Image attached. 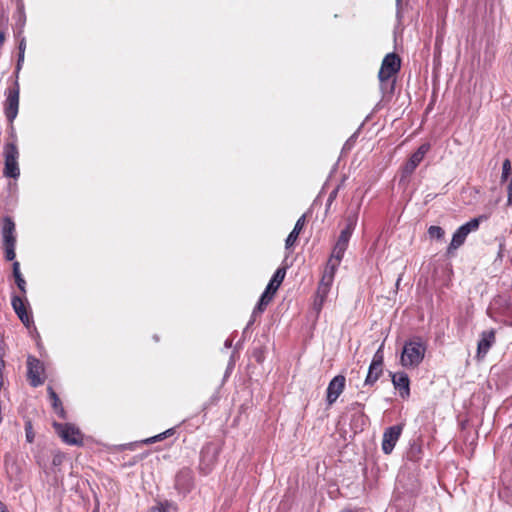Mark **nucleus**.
Returning a JSON list of instances; mask_svg holds the SVG:
<instances>
[{
	"instance_id": "15",
	"label": "nucleus",
	"mask_w": 512,
	"mask_h": 512,
	"mask_svg": "<svg viewBox=\"0 0 512 512\" xmlns=\"http://www.w3.org/2000/svg\"><path fill=\"white\" fill-rule=\"evenodd\" d=\"M12 306H13L15 312L17 313V315L19 316V318L21 319V321L25 325H29L30 317L25 309L23 300L20 297H14L12 299Z\"/></svg>"
},
{
	"instance_id": "10",
	"label": "nucleus",
	"mask_w": 512,
	"mask_h": 512,
	"mask_svg": "<svg viewBox=\"0 0 512 512\" xmlns=\"http://www.w3.org/2000/svg\"><path fill=\"white\" fill-rule=\"evenodd\" d=\"M345 387V377L342 375H337L334 377L327 388V401L328 404H333L340 394L343 392Z\"/></svg>"
},
{
	"instance_id": "7",
	"label": "nucleus",
	"mask_w": 512,
	"mask_h": 512,
	"mask_svg": "<svg viewBox=\"0 0 512 512\" xmlns=\"http://www.w3.org/2000/svg\"><path fill=\"white\" fill-rule=\"evenodd\" d=\"M400 64V58L396 54L390 53L386 55L382 61V65L378 73L380 82L384 83L393 75H395L400 69Z\"/></svg>"
},
{
	"instance_id": "24",
	"label": "nucleus",
	"mask_w": 512,
	"mask_h": 512,
	"mask_svg": "<svg viewBox=\"0 0 512 512\" xmlns=\"http://www.w3.org/2000/svg\"><path fill=\"white\" fill-rule=\"evenodd\" d=\"M25 432L27 441L32 443L34 441L35 434L30 420H27L25 423Z\"/></svg>"
},
{
	"instance_id": "33",
	"label": "nucleus",
	"mask_w": 512,
	"mask_h": 512,
	"mask_svg": "<svg viewBox=\"0 0 512 512\" xmlns=\"http://www.w3.org/2000/svg\"><path fill=\"white\" fill-rule=\"evenodd\" d=\"M3 41H4V34L0 33V43H2Z\"/></svg>"
},
{
	"instance_id": "20",
	"label": "nucleus",
	"mask_w": 512,
	"mask_h": 512,
	"mask_svg": "<svg viewBox=\"0 0 512 512\" xmlns=\"http://www.w3.org/2000/svg\"><path fill=\"white\" fill-rule=\"evenodd\" d=\"M13 275L15 277V281H16L18 288L21 290V292L25 293L26 292V289H25L26 282L21 275L19 262L13 263Z\"/></svg>"
},
{
	"instance_id": "17",
	"label": "nucleus",
	"mask_w": 512,
	"mask_h": 512,
	"mask_svg": "<svg viewBox=\"0 0 512 512\" xmlns=\"http://www.w3.org/2000/svg\"><path fill=\"white\" fill-rule=\"evenodd\" d=\"M48 394H49V398L52 402V407L54 409V411L62 418V419H65L66 418V412L62 406V403H61V400L59 399L58 395L56 394V392L53 390L52 387H48Z\"/></svg>"
},
{
	"instance_id": "21",
	"label": "nucleus",
	"mask_w": 512,
	"mask_h": 512,
	"mask_svg": "<svg viewBox=\"0 0 512 512\" xmlns=\"http://www.w3.org/2000/svg\"><path fill=\"white\" fill-rule=\"evenodd\" d=\"M357 221H358V212L354 211V212L350 213L346 217V227L344 228V230L353 232V230L357 224Z\"/></svg>"
},
{
	"instance_id": "26",
	"label": "nucleus",
	"mask_w": 512,
	"mask_h": 512,
	"mask_svg": "<svg viewBox=\"0 0 512 512\" xmlns=\"http://www.w3.org/2000/svg\"><path fill=\"white\" fill-rule=\"evenodd\" d=\"M173 433V429H168L167 431L163 432V433H160L154 437H151L149 439L146 440L147 443H154V442H157V441H161L163 440L165 437L167 436H170L172 435Z\"/></svg>"
},
{
	"instance_id": "3",
	"label": "nucleus",
	"mask_w": 512,
	"mask_h": 512,
	"mask_svg": "<svg viewBox=\"0 0 512 512\" xmlns=\"http://www.w3.org/2000/svg\"><path fill=\"white\" fill-rule=\"evenodd\" d=\"M5 165L3 173L6 177L18 178L20 169L18 165L19 151L14 143H7L4 146Z\"/></svg>"
},
{
	"instance_id": "32",
	"label": "nucleus",
	"mask_w": 512,
	"mask_h": 512,
	"mask_svg": "<svg viewBox=\"0 0 512 512\" xmlns=\"http://www.w3.org/2000/svg\"><path fill=\"white\" fill-rule=\"evenodd\" d=\"M0 512H8L6 505L2 502H0Z\"/></svg>"
},
{
	"instance_id": "30",
	"label": "nucleus",
	"mask_w": 512,
	"mask_h": 512,
	"mask_svg": "<svg viewBox=\"0 0 512 512\" xmlns=\"http://www.w3.org/2000/svg\"><path fill=\"white\" fill-rule=\"evenodd\" d=\"M168 505L160 504L157 507L151 509L150 512H167Z\"/></svg>"
},
{
	"instance_id": "12",
	"label": "nucleus",
	"mask_w": 512,
	"mask_h": 512,
	"mask_svg": "<svg viewBox=\"0 0 512 512\" xmlns=\"http://www.w3.org/2000/svg\"><path fill=\"white\" fill-rule=\"evenodd\" d=\"M494 342H495V331L494 330L484 331L481 334L480 341L478 342L476 357L478 359H482L487 354V352L489 351V349L491 348V346L493 345Z\"/></svg>"
},
{
	"instance_id": "2",
	"label": "nucleus",
	"mask_w": 512,
	"mask_h": 512,
	"mask_svg": "<svg viewBox=\"0 0 512 512\" xmlns=\"http://www.w3.org/2000/svg\"><path fill=\"white\" fill-rule=\"evenodd\" d=\"M426 352V345L420 340H413L405 343L400 362L403 367L415 368L423 360Z\"/></svg>"
},
{
	"instance_id": "5",
	"label": "nucleus",
	"mask_w": 512,
	"mask_h": 512,
	"mask_svg": "<svg viewBox=\"0 0 512 512\" xmlns=\"http://www.w3.org/2000/svg\"><path fill=\"white\" fill-rule=\"evenodd\" d=\"M479 227V218H474L462 225L453 235L452 241L448 247L447 252L449 254L453 253V251L457 250L465 241L467 235L471 231L477 230Z\"/></svg>"
},
{
	"instance_id": "18",
	"label": "nucleus",
	"mask_w": 512,
	"mask_h": 512,
	"mask_svg": "<svg viewBox=\"0 0 512 512\" xmlns=\"http://www.w3.org/2000/svg\"><path fill=\"white\" fill-rule=\"evenodd\" d=\"M285 274L286 271L284 268L277 269L266 289L274 294L284 280Z\"/></svg>"
},
{
	"instance_id": "1",
	"label": "nucleus",
	"mask_w": 512,
	"mask_h": 512,
	"mask_svg": "<svg viewBox=\"0 0 512 512\" xmlns=\"http://www.w3.org/2000/svg\"><path fill=\"white\" fill-rule=\"evenodd\" d=\"M351 235L352 232L343 229L334 246L331 258L328 261V268L325 271L317 289V299L315 305L318 306V310L321 308L325 298L328 295L330 286L333 282L336 267L343 258L344 252L346 251Z\"/></svg>"
},
{
	"instance_id": "4",
	"label": "nucleus",
	"mask_w": 512,
	"mask_h": 512,
	"mask_svg": "<svg viewBox=\"0 0 512 512\" xmlns=\"http://www.w3.org/2000/svg\"><path fill=\"white\" fill-rule=\"evenodd\" d=\"M53 426L58 433V435L62 438L64 442L70 445H80L83 441V435L74 425L71 424H60L53 423Z\"/></svg>"
},
{
	"instance_id": "29",
	"label": "nucleus",
	"mask_w": 512,
	"mask_h": 512,
	"mask_svg": "<svg viewBox=\"0 0 512 512\" xmlns=\"http://www.w3.org/2000/svg\"><path fill=\"white\" fill-rule=\"evenodd\" d=\"M266 305L263 304L260 300L258 302V305L256 306V308L254 309L253 311V315H256L258 313H261L263 312V310L265 309Z\"/></svg>"
},
{
	"instance_id": "6",
	"label": "nucleus",
	"mask_w": 512,
	"mask_h": 512,
	"mask_svg": "<svg viewBox=\"0 0 512 512\" xmlns=\"http://www.w3.org/2000/svg\"><path fill=\"white\" fill-rule=\"evenodd\" d=\"M27 378L31 386L37 387L44 383V365L43 363L33 356H29L27 359Z\"/></svg>"
},
{
	"instance_id": "19",
	"label": "nucleus",
	"mask_w": 512,
	"mask_h": 512,
	"mask_svg": "<svg viewBox=\"0 0 512 512\" xmlns=\"http://www.w3.org/2000/svg\"><path fill=\"white\" fill-rule=\"evenodd\" d=\"M15 230V224L10 218H5L3 225V238L4 241L15 240L13 232Z\"/></svg>"
},
{
	"instance_id": "9",
	"label": "nucleus",
	"mask_w": 512,
	"mask_h": 512,
	"mask_svg": "<svg viewBox=\"0 0 512 512\" xmlns=\"http://www.w3.org/2000/svg\"><path fill=\"white\" fill-rule=\"evenodd\" d=\"M402 432V426L395 425L387 428L383 434L382 450L385 454H390L394 449Z\"/></svg>"
},
{
	"instance_id": "11",
	"label": "nucleus",
	"mask_w": 512,
	"mask_h": 512,
	"mask_svg": "<svg viewBox=\"0 0 512 512\" xmlns=\"http://www.w3.org/2000/svg\"><path fill=\"white\" fill-rule=\"evenodd\" d=\"M430 144L424 143L422 144L416 152H414L406 165L403 168V173L406 175L411 174L415 168L420 164V162L423 160L425 154L429 151Z\"/></svg>"
},
{
	"instance_id": "8",
	"label": "nucleus",
	"mask_w": 512,
	"mask_h": 512,
	"mask_svg": "<svg viewBox=\"0 0 512 512\" xmlns=\"http://www.w3.org/2000/svg\"><path fill=\"white\" fill-rule=\"evenodd\" d=\"M383 344L379 347L377 352L375 353L373 360L370 364L368 374L365 379V385L374 384L380 375L382 374V366H383Z\"/></svg>"
},
{
	"instance_id": "31",
	"label": "nucleus",
	"mask_w": 512,
	"mask_h": 512,
	"mask_svg": "<svg viewBox=\"0 0 512 512\" xmlns=\"http://www.w3.org/2000/svg\"><path fill=\"white\" fill-rule=\"evenodd\" d=\"M4 367H5V362L0 357V386L2 385V381H3V379H2V371H3Z\"/></svg>"
},
{
	"instance_id": "14",
	"label": "nucleus",
	"mask_w": 512,
	"mask_h": 512,
	"mask_svg": "<svg viewBox=\"0 0 512 512\" xmlns=\"http://www.w3.org/2000/svg\"><path fill=\"white\" fill-rule=\"evenodd\" d=\"M392 382L396 389H399L401 397H407L409 395V378L408 375L399 372L392 375Z\"/></svg>"
},
{
	"instance_id": "22",
	"label": "nucleus",
	"mask_w": 512,
	"mask_h": 512,
	"mask_svg": "<svg viewBox=\"0 0 512 512\" xmlns=\"http://www.w3.org/2000/svg\"><path fill=\"white\" fill-rule=\"evenodd\" d=\"M15 242L16 240L4 241L5 254L8 261H12L15 258Z\"/></svg>"
},
{
	"instance_id": "25",
	"label": "nucleus",
	"mask_w": 512,
	"mask_h": 512,
	"mask_svg": "<svg viewBox=\"0 0 512 512\" xmlns=\"http://www.w3.org/2000/svg\"><path fill=\"white\" fill-rule=\"evenodd\" d=\"M511 171V163L508 159H505L502 165L501 180L506 181Z\"/></svg>"
},
{
	"instance_id": "23",
	"label": "nucleus",
	"mask_w": 512,
	"mask_h": 512,
	"mask_svg": "<svg viewBox=\"0 0 512 512\" xmlns=\"http://www.w3.org/2000/svg\"><path fill=\"white\" fill-rule=\"evenodd\" d=\"M428 234L431 238L441 239L444 236V230L439 226H430Z\"/></svg>"
},
{
	"instance_id": "27",
	"label": "nucleus",
	"mask_w": 512,
	"mask_h": 512,
	"mask_svg": "<svg viewBox=\"0 0 512 512\" xmlns=\"http://www.w3.org/2000/svg\"><path fill=\"white\" fill-rule=\"evenodd\" d=\"M273 295L274 294H272V292L266 289L265 292L262 294L260 301L267 306L269 302L272 300Z\"/></svg>"
},
{
	"instance_id": "28",
	"label": "nucleus",
	"mask_w": 512,
	"mask_h": 512,
	"mask_svg": "<svg viewBox=\"0 0 512 512\" xmlns=\"http://www.w3.org/2000/svg\"><path fill=\"white\" fill-rule=\"evenodd\" d=\"M266 305L263 304L260 300L258 302V305L256 306V308L254 309L253 311V315H256L258 313H261L263 312V310L265 309Z\"/></svg>"
},
{
	"instance_id": "13",
	"label": "nucleus",
	"mask_w": 512,
	"mask_h": 512,
	"mask_svg": "<svg viewBox=\"0 0 512 512\" xmlns=\"http://www.w3.org/2000/svg\"><path fill=\"white\" fill-rule=\"evenodd\" d=\"M19 107V90L17 88L9 91L6 100V116L9 121H13L17 116Z\"/></svg>"
},
{
	"instance_id": "16",
	"label": "nucleus",
	"mask_w": 512,
	"mask_h": 512,
	"mask_svg": "<svg viewBox=\"0 0 512 512\" xmlns=\"http://www.w3.org/2000/svg\"><path fill=\"white\" fill-rule=\"evenodd\" d=\"M305 225V215H302L296 222L294 229L286 239V248H290L296 242L301 230Z\"/></svg>"
}]
</instances>
